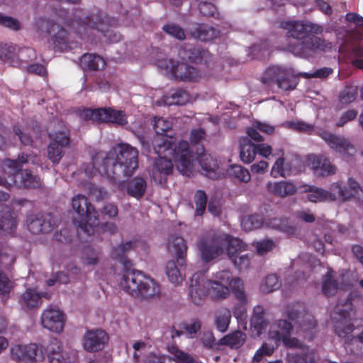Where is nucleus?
Listing matches in <instances>:
<instances>
[{
	"instance_id": "nucleus-1",
	"label": "nucleus",
	"mask_w": 363,
	"mask_h": 363,
	"mask_svg": "<svg viewBox=\"0 0 363 363\" xmlns=\"http://www.w3.org/2000/svg\"><path fill=\"white\" fill-rule=\"evenodd\" d=\"M241 303L247 301L243 281L233 277L230 270L223 269L215 273L212 278L207 279L204 273H195L190 280L189 295L195 305H201L206 297L220 301L230 296V292Z\"/></svg>"
},
{
	"instance_id": "nucleus-2",
	"label": "nucleus",
	"mask_w": 363,
	"mask_h": 363,
	"mask_svg": "<svg viewBox=\"0 0 363 363\" xmlns=\"http://www.w3.org/2000/svg\"><path fill=\"white\" fill-rule=\"evenodd\" d=\"M154 149L158 158L150 167L149 173L155 183L162 185L166 182L167 177L172 172L173 162L183 175L190 177L193 173L194 155L186 140H181L172 147V138L160 137L156 140Z\"/></svg>"
},
{
	"instance_id": "nucleus-3",
	"label": "nucleus",
	"mask_w": 363,
	"mask_h": 363,
	"mask_svg": "<svg viewBox=\"0 0 363 363\" xmlns=\"http://www.w3.org/2000/svg\"><path fill=\"white\" fill-rule=\"evenodd\" d=\"M97 160H103L101 174L115 180L121 176L130 177L138 167V151L127 143H118L109 152L100 155Z\"/></svg>"
},
{
	"instance_id": "nucleus-4",
	"label": "nucleus",
	"mask_w": 363,
	"mask_h": 363,
	"mask_svg": "<svg viewBox=\"0 0 363 363\" xmlns=\"http://www.w3.org/2000/svg\"><path fill=\"white\" fill-rule=\"evenodd\" d=\"M28 162V156L18 155L16 160L5 159L3 162L4 177L0 176V186L11 189L36 188L40 184V179L28 169H21L22 164ZM9 193L0 191V201H7Z\"/></svg>"
},
{
	"instance_id": "nucleus-5",
	"label": "nucleus",
	"mask_w": 363,
	"mask_h": 363,
	"mask_svg": "<svg viewBox=\"0 0 363 363\" xmlns=\"http://www.w3.org/2000/svg\"><path fill=\"white\" fill-rule=\"evenodd\" d=\"M77 18L72 23V28L74 33L83 40H94L92 36L104 38V42L111 43L120 41L121 36L108 27L111 25L108 23L107 16H103L101 13H92L81 18L79 14H75Z\"/></svg>"
},
{
	"instance_id": "nucleus-6",
	"label": "nucleus",
	"mask_w": 363,
	"mask_h": 363,
	"mask_svg": "<svg viewBox=\"0 0 363 363\" xmlns=\"http://www.w3.org/2000/svg\"><path fill=\"white\" fill-rule=\"evenodd\" d=\"M356 311L353 308L351 296L348 297L344 302L340 301L334 308L331 313L332 324L335 334L340 338L344 339L346 342H351L352 344L362 345V353L363 354V329L362 333L354 336L352 333L357 328L352 321L354 320Z\"/></svg>"
},
{
	"instance_id": "nucleus-7",
	"label": "nucleus",
	"mask_w": 363,
	"mask_h": 363,
	"mask_svg": "<svg viewBox=\"0 0 363 363\" xmlns=\"http://www.w3.org/2000/svg\"><path fill=\"white\" fill-rule=\"evenodd\" d=\"M333 72V69L323 67L317 69L314 72H299L297 74L291 68H286L279 66H273L268 68L263 77L262 82L269 86L277 84V87L283 91L294 89L298 83V77L305 79L325 78Z\"/></svg>"
},
{
	"instance_id": "nucleus-8",
	"label": "nucleus",
	"mask_w": 363,
	"mask_h": 363,
	"mask_svg": "<svg viewBox=\"0 0 363 363\" xmlns=\"http://www.w3.org/2000/svg\"><path fill=\"white\" fill-rule=\"evenodd\" d=\"M120 286L131 296L141 299H154L160 295V286L155 279L133 269L124 271L120 280Z\"/></svg>"
},
{
	"instance_id": "nucleus-9",
	"label": "nucleus",
	"mask_w": 363,
	"mask_h": 363,
	"mask_svg": "<svg viewBox=\"0 0 363 363\" xmlns=\"http://www.w3.org/2000/svg\"><path fill=\"white\" fill-rule=\"evenodd\" d=\"M306 21H291L283 23L282 27L286 29L287 35L302 41L296 45H289L288 50L294 55L301 57H308L314 50H325L331 48L330 43L317 37L307 36Z\"/></svg>"
},
{
	"instance_id": "nucleus-10",
	"label": "nucleus",
	"mask_w": 363,
	"mask_h": 363,
	"mask_svg": "<svg viewBox=\"0 0 363 363\" xmlns=\"http://www.w3.org/2000/svg\"><path fill=\"white\" fill-rule=\"evenodd\" d=\"M72 206L81 219L75 222L78 233L83 232L87 235H92L99 224V216L88 198L82 194L74 196L72 199Z\"/></svg>"
},
{
	"instance_id": "nucleus-11",
	"label": "nucleus",
	"mask_w": 363,
	"mask_h": 363,
	"mask_svg": "<svg viewBox=\"0 0 363 363\" xmlns=\"http://www.w3.org/2000/svg\"><path fill=\"white\" fill-rule=\"evenodd\" d=\"M284 315L294 322L296 333L301 334L309 340L313 339L316 321L314 317L306 311L303 303H296L288 305Z\"/></svg>"
},
{
	"instance_id": "nucleus-12",
	"label": "nucleus",
	"mask_w": 363,
	"mask_h": 363,
	"mask_svg": "<svg viewBox=\"0 0 363 363\" xmlns=\"http://www.w3.org/2000/svg\"><path fill=\"white\" fill-rule=\"evenodd\" d=\"M77 114L79 118L85 121L110 123L117 125L128 123L127 116L124 111L111 108H79Z\"/></svg>"
},
{
	"instance_id": "nucleus-13",
	"label": "nucleus",
	"mask_w": 363,
	"mask_h": 363,
	"mask_svg": "<svg viewBox=\"0 0 363 363\" xmlns=\"http://www.w3.org/2000/svg\"><path fill=\"white\" fill-rule=\"evenodd\" d=\"M226 244L227 255L235 267L240 272L247 271L250 267L252 255L242 253L247 250V245L241 240L230 236L226 237Z\"/></svg>"
},
{
	"instance_id": "nucleus-14",
	"label": "nucleus",
	"mask_w": 363,
	"mask_h": 363,
	"mask_svg": "<svg viewBox=\"0 0 363 363\" xmlns=\"http://www.w3.org/2000/svg\"><path fill=\"white\" fill-rule=\"evenodd\" d=\"M158 66L164 69L170 78L177 80L196 82L201 77L199 72L195 67L172 59L160 62Z\"/></svg>"
},
{
	"instance_id": "nucleus-15",
	"label": "nucleus",
	"mask_w": 363,
	"mask_h": 363,
	"mask_svg": "<svg viewBox=\"0 0 363 363\" xmlns=\"http://www.w3.org/2000/svg\"><path fill=\"white\" fill-rule=\"evenodd\" d=\"M294 330V326L291 323L284 319H279L270 325L268 337L277 346L283 342L286 347H301L298 339L291 337Z\"/></svg>"
},
{
	"instance_id": "nucleus-16",
	"label": "nucleus",
	"mask_w": 363,
	"mask_h": 363,
	"mask_svg": "<svg viewBox=\"0 0 363 363\" xmlns=\"http://www.w3.org/2000/svg\"><path fill=\"white\" fill-rule=\"evenodd\" d=\"M330 189L335 193L337 201L340 202H345L352 199L363 200V189L353 177H348L345 184L339 182L333 183Z\"/></svg>"
},
{
	"instance_id": "nucleus-17",
	"label": "nucleus",
	"mask_w": 363,
	"mask_h": 363,
	"mask_svg": "<svg viewBox=\"0 0 363 363\" xmlns=\"http://www.w3.org/2000/svg\"><path fill=\"white\" fill-rule=\"evenodd\" d=\"M318 135L331 150L343 156L353 155L356 152L354 145L344 136L335 135L328 130L320 131Z\"/></svg>"
},
{
	"instance_id": "nucleus-18",
	"label": "nucleus",
	"mask_w": 363,
	"mask_h": 363,
	"mask_svg": "<svg viewBox=\"0 0 363 363\" xmlns=\"http://www.w3.org/2000/svg\"><path fill=\"white\" fill-rule=\"evenodd\" d=\"M227 245L226 239L224 242L217 238H204L199 241L197 245L201 259L208 262L218 257L223 252L222 245Z\"/></svg>"
},
{
	"instance_id": "nucleus-19",
	"label": "nucleus",
	"mask_w": 363,
	"mask_h": 363,
	"mask_svg": "<svg viewBox=\"0 0 363 363\" xmlns=\"http://www.w3.org/2000/svg\"><path fill=\"white\" fill-rule=\"evenodd\" d=\"M47 155L53 163H58L63 155V149L68 146L69 139L65 131H58L50 135Z\"/></svg>"
},
{
	"instance_id": "nucleus-20",
	"label": "nucleus",
	"mask_w": 363,
	"mask_h": 363,
	"mask_svg": "<svg viewBox=\"0 0 363 363\" xmlns=\"http://www.w3.org/2000/svg\"><path fill=\"white\" fill-rule=\"evenodd\" d=\"M15 257L11 250H5L0 254V297L2 301H6L12 289V284L9 279L2 272L1 267H6L13 264Z\"/></svg>"
},
{
	"instance_id": "nucleus-21",
	"label": "nucleus",
	"mask_w": 363,
	"mask_h": 363,
	"mask_svg": "<svg viewBox=\"0 0 363 363\" xmlns=\"http://www.w3.org/2000/svg\"><path fill=\"white\" fill-rule=\"evenodd\" d=\"M108 341V337L104 330H89L84 336L83 347L85 350L94 352L104 349Z\"/></svg>"
},
{
	"instance_id": "nucleus-22",
	"label": "nucleus",
	"mask_w": 363,
	"mask_h": 363,
	"mask_svg": "<svg viewBox=\"0 0 363 363\" xmlns=\"http://www.w3.org/2000/svg\"><path fill=\"white\" fill-rule=\"evenodd\" d=\"M299 186L291 180L270 181L266 184V189L269 194L281 199L294 196Z\"/></svg>"
},
{
	"instance_id": "nucleus-23",
	"label": "nucleus",
	"mask_w": 363,
	"mask_h": 363,
	"mask_svg": "<svg viewBox=\"0 0 363 363\" xmlns=\"http://www.w3.org/2000/svg\"><path fill=\"white\" fill-rule=\"evenodd\" d=\"M42 352L38 345L31 343L26 345H13L11 348V354L13 359L18 362L35 363L38 352Z\"/></svg>"
},
{
	"instance_id": "nucleus-24",
	"label": "nucleus",
	"mask_w": 363,
	"mask_h": 363,
	"mask_svg": "<svg viewBox=\"0 0 363 363\" xmlns=\"http://www.w3.org/2000/svg\"><path fill=\"white\" fill-rule=\"evenodd\" d=\"M167 248L170 253L176 256L177 262L181 267L186 265L187 245L183 238L179 236L169 237Z\"/></svg>"
},
{
	"instance_id": "nucleus-25",
	"label": "nucleus",
	"mask_w": 363,
	"mask_h": 363,
	"mask_svg": "<svg viewBox=\"0 0 363 363\" xmlns=\"http://www.w3.org/2000/svg\"><path fill=\"white\" fill-rule=\"evenodd\" d=\"M17 222L10 206L0 203V231L5 235L14 233Z\"/></svg>"
},
{
	"instance_id": "nucleus-26",
	"label": "nucleus",
	"mask_w": 363,
	"mask_h": 363,
	"mask_svg": "<svg viewBox=\"0 0 363 363\" xmlns=\"http://www.w3.org/2000/svg\"><path fill=\"white\" fill-rule=\"evenodd\" d=\"M274 155L279 157L276 160L272 166L270 172L271 176L274 178H277L279 177L286 178L290 176L293 173L292 165L290 162L286 161L283 157V150H277Z\"/></svg>"
},
{
	"instance_id": "nucleus-27",
	"label": "nucleus",
	"mask_w": 363,
	"mask_h": 363,
	"mask_svg": "<svg viewBox=\"0 0 363 363\" xmlns=\"http://www.w3.org/2000/svg\"><path fill=\"white\" fill-rule=\"evenodd\" d=\"M196 155V159L205 172L206 175L211 179L216 178L217 177L216 171L218 169L217 160L213 158L210 155L204 153L203 147L197 150Z\"/></svg>"
},
{
	"instance_id": "nucleus-28",
	"label": "nucleus",
	"mask_w": 363,
	"mask_h": 363,
	"mask_svg": "<svg viewBox=\"0 0 363 363\" xmlns=\"http://www.w3.org/2000/svg\"><path fill=\"white\" fill-rule=\"evenodd\" d=\"M117 186L119 190H123L126 188L127 192L130 196L139 199L143 196L147 184L144 179L135 177L128 183L127 186L123 182H118Z\"/></svg>"
},
{
	"instance_id": "nucleus-29",
	"label": "nucleus",
	"mask_w": 363,
	"mask_h": 363,
	"mask_svg": "<svg viewBox=\"0 0 363 363\" xmlns=\"http://www.w3.org/2000/svg\"><path fill=\"white\" fill-rule=\"evenodd\" d=\"M308 192L307 199L311 202L335 201L337 196L330 189L328 191L322 188L307 186L303 190Z\"/></svg>"
},
{
	"instance_id": "nucleus-30",
	"label": "nucleus",
	"mask_w": 363,
	"mask_h": 363,
	"mask_svg": "<svg viewBox=\"0 0 363 363\" xmlns=\"http://www.w3.org/2000/svg\"><path fill=\"white\" fill-rule=\"evenodd\" d=\"M65 318L63 313L58 308L47 310V329L60 333L64 328Z\"/></svg>"
},
{
	"instance_id": "nucleus-31",
	"label": "nucleus",
	"mask_w": 363,
	"mask_h": 363,
	"mask_svg": "<svg viewBox=\"0 0 363 363\" xmlns=\"http://www.w3.org/2000/svg\"><path fill=\"white\" fill-rule=\"evenodd\" d=\"M42 303V294L36 289H27L20 300L21 306L26 309L38 308Z\"/></svg>"
},
{
	"instance_id": "nucleus-32",
	"label": "nucleus",
	"mask_w": 363,
	"mask_h": 363,
	"mask_svg": "<svg viewBox=\"0 0 363 363\" xmlns=\"http://www.w3.org/2000/svg\"><path fill=\"white\" fill-rule=\"evenodd\" d=\"M247 336L246 334L240 330H235L219 340V345H225L232 350L240 348L245 343Z\"/></svg>"
},
{
	"instance_id": "nucleus-33",
	"label": "nucleus",
	"mask_w": 363,
	"mask_h": 363,
	"mask_svg": "<svg viewBox=\"0 0 363 363\" xmlns=\"http://www.w3.org/2000/svg\"><path fill=\"white\" fill-rule=\"evenodd\" d=\"M267 227L282 232L288 236L296 235L297 228L288 219L274 218L264 223Z\"/></svg>"
},
{
	"instance_id": "nucleus-34",
	"label": "nucleus",
	"mask_w": 363,
	"mask_h": 363,
	"mask_svg": "<svg viewBox=\"0 0 363 363\" xmlns=\"http://www.w3.org/2000/svg\"><path fill=\"white\" fill-rule=\"evenodd\" d=\"M152 125L155 130V133H157V136L154 139V147L155 146L156 140L160 137H168L169 140L170 138H172V147H174V145H177L174 137L172 135H164V133L169 130L172 128V121L161 117H155L152 121Z\"/></svg>"
},
{
	"instance_id": "nucleus-35",
	"label": "nucleus",
	"mask_w": 363,
	"mask_h": 363,
	"mask_svg": "<svg viewBox=\"0 0 363 363\" xmlns=\"http://www.w3.org/2000/svg\"><path fill=\"white\" fill-rule=\"evenodd\" d=\"M24 52L28 55L33 54L34 52L33 50L30 48L18 50L14 45L4 44L0 47V58L12 62L16 56L21 58Z\"/></svg>"
},
{
	"instance_id": "nucleus-36",
	"label": "nucleus",
	"mask_w": 363,
	"mask_h": 363,
	"mask_svg": "<svg viewBox=\"0 0 363 363\" xmlns=\"http://www.w3.org/2000/svg\"><path fill=\"white\" fill-rule=\"evenodd\" d=\"M104 60L99 55L94 54H84L79 60V65L84 69L98 70L105 67Z\"/></svg>"
},
{
	"instance_id": "nucleus-37",
	"label": "nucleus",
	"mask_w": 363,
	"mask_h": 363,
	"mask_svg": "<svg viewBox=\"0 0 363 363\" xmlns=\"http://www.w3.org/2000/svg\"><path fill=\"white\" fill-rule=\"evenodd\" d=\"M231 320V312L227 308H220L215 313L214 324L220 333H225L228 329Z\"/></svg>"
},
{
	"instance_id": "nucleus-38",
	"label": "nucleus",
	"mask_w": 363,
	"mask_h": 363,
	"mask_svg": "<svg viewBox=\"0 0 363 363\" xmlns=\"http://www.w3.org/2000/svg\"><path fill=\"white\" fill-rule=\"evenodd\" d=\"M189 101V94L186 91L183 89H177L171 94L164 96L162 104L165 106H182L188 103ZM161 104L162 103H160L158 105Z\"/></svg>"
},
{
	"instance_id": "nucleus-39",
	"label": "nucleus",
	"mask_w": 363,
	"mask_h": 363,
	"mask_svg": "<svg viewBox=\"0 0 363 363\" xmlns=\"http://www.w3.org/2000/svg\"><path fill=\"white\" fill-rule=\"evenodd\" d=\"M250 325L253 328L259 335L262 330L267 327V321L264 318V309L260 306L257 305L254 308L253 314L250 319Z\"/></svg>"
},
{
	"instance_id": "nucleus-40",
	"label": "nucleus",
	"mask_w": 363,
	"mask_h": 363,
	"mask_svg": "<svg viewBox=\"0 0 363 363\" xmlns=\"http://www.w3.org/2000/svg\"><path fill=\"white\" fill-rule=\"evenodd\" d=\"M194 38L202 41H207L216 38L218 32L213 27L205 24H198L191 30Z\"/></svg>"
},
{
	"instance_id": "nucleus-41",
	"label": "nucleus",
	"mask_w": 363,
	"mask_h": 363,
	"mask_svg": "<svg viewBox=\"0 0 363 363\" xmlns=\"http://www.w3.org/2000/svg\"><path fill=\"white\" fill-rule=\"evenodd\" d=\"M182 58L188 59L194 62H199L203 60H206L208 57L209 53L208 51L199 48H190L187 50L181 52L179 53Z\"/></svg>"
},
{
	"instance_id": "nucleus-42",
	"label": "nucleus",
	"mask_w": 363,
	"mask_h": 363,
	"mask_svg": "<svg viewBox=\"0 0 363 363\" xmlns=\"http://www.w3.org/2000/svg\"><path fill=\"white\" fill-rule=\"evenodd\" d=\"M289 363H317L314 351L308 348L303 349L300 353L289 354Z\"/></svg>"
},
{
	"instance_id": "nucleus-43",
	"label": "nucleus",
	"mask_w": 363,
	"mask_h": 363,
	"mask_svg": "<svg viewBox=\"0 0 363 363\" xmlns=\"http://www.w3.org/2000/svg\"><path fill=\"white\" fill-rule=\"evenodd\" d=\"M165 274L169 281L174 286L180 285L184 280V276L177 267L176 262L173 260L168 261L166 263Z\"/></svg>"
},
{
	"instance_id": "nucleus-44",
	"label": "nucleus",
	"mask_w": 363,
	"mask_h": 363,
	"mask_svg": "<svg viewBox=\"0 0 363 363\" xmlns=\"http://www.w3.org/2000/svg\"><path fill=\"white\" fill-rule=\"evenodd\" d=\"M257 154L256 145L247 140L240 144V157L246 164L251 163Z\"/></svg>"
},
{
	"instance_id": "nucleus-45",
	"label": "nucleus",
	"mask_w": 363,
	"mask_h": 363,
	"mask_svg": "<svg viewBox=\"0 0 363 363\" xmlns=\"http://www.w3.org/2000/svg\"><path fill=\"white\" fill-rule=\"evenodd\" d=\"M45 218L43 213L31 214L28 216V228L33 234H40L43 233Z\"/></svg>"
},
{
	"instance_id": "nucleus-46",
	"label": "nucleus",
	"mask_w": 363,
	"mask_h": 363,
	"mask_svg": "<svg viewBox=\"0 0 363 363\" xmlns=\"http://www.w3.org/2000/svg\"><path fill=\"white\" fill-rule=\"evenodd\" d=\"M333 271L328 269V272L323 277L322 292L325 296H333L337 291V284L333 279Z\"/></svg>"
},
{
	"instance_id": "nucleus-47",
	"label": "nucleus",
	"mask_w": 363,
	"mask_h": 363,
	"mask_svg": "<svg viewBox=\"0 0 363 363\" xmlns=\"http://www.w3.org/2000/svg\"><path fill=\"white\" fill-rule=\"evenodd\" d=\"M264 222L259 215H250L244 216L241 220V227L245 231H251L261 228Z\"/></svg>"
},
{
	"instance_id": "nucleus-48",
	"label": "nucleus",
	"mask_w": 363,
	"mask_h": 363,
	"mask_svg": "<svg viewBox=\"0 0 363 363\" xmlns=\"http://www.w3.org/2000/svg\"><path fill=\"white\" fill-rule=\"evenodd\" d=\"M227 173L230 177L235 178L240 182L244 183H247L251 179V175L249 171L240 165H230L227 171Z\"/></svg>"
},
{
	"instance_id": "nucleus-49",
	"label": "nucleus",
	"mask_w": 363,
	"mask_h": 363,
	"mask_svg": "<svg viewBox=\"0 0 363 363\" xmlns=\"http://www.w3.org/2000/svg\"><path fill=\"white\" fill-rule=\"evenodd\" d=\"M280 286L278 277L275 274H271L262 281L259 288L263 293H270L278 289Z\"/></svg>"
},
{
	"instance_id": "nucleus-50",
	"label": "nucleus",
	"mask_w": 363,
	"mask_h": 363,
	"mask_svg": "<svg viewBox=\"0 0 363 363\" xmlns=\"http://www.w3.org/2000/svg\"><path fill=\"white\" fill-rule=\"evenodd\" d=\"M168 350L173 355V359L177 363H201L196 361L190 354L180 350L176 346L172 345L168 347Z\"/></svg>"
},
{
	"instance_id": "nucleus-51",
	"label": "nucleus",
	"mask_w": 363,
	"mask_h": 363,
	"mask_svg": "<svg viewBox=\"0 0 363 363\" xmlns=\"http://www.w3.org/2000/svg\"><path fill=\"white\" fill-rule=\"evenodd\" d=\"M104 154V152L98 153L93 159L91 162L86 164L84 167V172L88 177H91L98 172L99 174L106 177V174H101L99 169H103L104 166L103 160H97L98 157Z\"/></svg>"
},
{
	"instance_id": "nucleus-52",
	"label": "nucleus",
	"mask_w": 363,
	"mask_h": 363,
	"mask_svg": "<svg viewBox=\"0 0 363 363\" xmlns=\"http://www.w3.org/2000/svg\"><path fill=\"white\" fill-rule=\"evenodd\" d=\"M194 203L196 205L195 215L201 216L206 208L207 196L202 190L196 191L194 196Z\"/></svg>"
},
{
	"instance_id": "nucleus-53",
	"label": "nucleus",
	"mask_w": 363,
	"mask_h": 363,
	"mask_svg": "<svg viewBox=\"0 0 363 363\" xmlns=\"http://www.w3.org/2000/svg\"><path fill=\"white\" fill-rule=\"evenodd\" d=\"M357 95V86H346L340 94L339 101L342 104H348L355 100Z\"/></svg>"
},
{
	"instance_id": "nucleus-54",
	"label": "nucleus",
	"mask_w": 363,
	"mask_h": 363,
	"mask_svg": "<svg viewBox=\"0 0 363 363\" xmlns=\"http://www.w3.org/2000/svg\"><path fill=\"white\" fill-rule=\"evenodd\" d=\"M132 247V242L121 244L112 250L111 255L113 259L119 260L123 264H125L126 259L124 255L125 252L130 249Z\"/></svg>"
},
{
	"instance_id": "nucleus-55",
	"label": "nucleus",
	"mask_w": 363,
	"mask_h": 363,
	"mask_svg": "<svg viewBox=\"0 0 363 363\" xmlns=\"http://www.w3.org/2000/svg\"><path fill=\"white\" fill-rule=\"evenodd\" d=\"M352 52L353 56L356 58L352 61V64L357 68L363 69V46L360 44H354L347 48Z\"/></svg>"
},
{
	"instance_id": "nucleus-56",
	"label": "nucleus",
	"mask_w": 363,
	"mask_h": 363,
	"mask_svg": "<svg viewBox=\"0 0 363 363\" xmlns=\"http://www.w3.org/2000/svg\"><path fill=\"white\" fill-rule=\"evenodd\" d=\"M285 126L288 128L293 129L298 132L305 133H310L314 128L313 125L301 121H288L285 123Z\"/></svg>"
},
{
	"instance_id": "nucleus-57",
	"label": "nucleus",
	"mask_w": 363,
	"mask_h": 363,
	"mask_svg": "<svg viewBox=\"0 0 363 363\" xmlns=\"http://www.w3.org/2000/svg\"><path fill=\"white\" fill-rule=\"evenodd\" d=\"M134 349L133 358L135 361L140 362V359H144L143 356L147 354L150 347L144 342L138 341L133 344Z\"/></svg>"
},
{
	"instance_id": "nucleus-58",
	"label": "nucleus",
	"mask_w": 363,
	"mask_h": 363,
	"mask_svg": "<svg viewBox=\"0 0 363 363\" xmlns=\"http://www.w3.org/2000/svg\"><path fill=\"white\" fill-rule=\"evenodd\" d=\"M99 259V252L91 247L84 249L82 262L86 266H94L96 264Z\"/></svg>"
},
{
	"instance_id": "nucleus-59",
	"label": "nucleus",
	"mask_w": 363,
	"mask_h": 363,
	"mask_svg": "<svg viewBox=\"0 0 363 363\" xmlns=\"http://www.w3.org/2000/svg\"><path fill=\"white\" fill-rule=\"evenodd\" d=\"M163 30L169 35L178 40H183L185 34L182 28L175 24H167L163 26Z\"/></svg>"
},
{
	"instance_id": "nucleus-60",
	"label": "nucleus",
	"mask_w": 363,
	"mask_h": 363,
	"mask_svg": "<svg viewBox=\"0 0 363 363\" xmlns=\"http://www.w3.org/2000/svg\"><path fill=\"white\" fill-rule=\"evenodd\" d=\"M257 250V252L259 255H263L268 252L272 251L275 247L274 242L272 240H263L259 242H257L255 244Z\"/></svg>"
},
{
	"instance_id": "nucleus-61",
	"label": "nucleus",
	"mask_w": 363,
	"mask_h": 363,
	"mask_svg": "<svg viewBox=\"0 0 363 363\" xmlns=\"http://www.w3.org/2000/svg\"><path fill=\"white\" fill-rule=\"evenodd\" d=\"M325 157L323 155H309L307 157L308 165L313 170L314 173L318 174L320 172V166L324 162Z\"/></svg>"
},
{
	"instance_id": "nucleus-62",
	"label": "nucleus",
	"mask_w": 363,
	"mask_h": 363,
	"mask_svg": "<svg viewBox=\"0 0 363 363\" xmlns=\"http://www.w3.org/2000/svg\"><path fill=\"white\" fill-rule=\"evenodd\" d=\"M0 25L13 30H18L20 28V23L18 20L1 13H0Z\"/></svg>"
},
{
	"instance_id": "nucleus-63",
	"label": "nucleus",
	"mask_w": 363,
	"mask_h": 363,
	"mask_svg": "<svg viewBox=\"0 0 363 363\" xmlns=\"http://www.w3.org/2000/svg\"><path fill=\"white\" fill-rule=\"evenodd\" d=\"M274 350V348L273 346L269 345L267 344H264L262 347L257 350L252 358V361L254 362H260L263 356L271 355L273 353Z\"/></svg>"
},
{
	"instance_id": "nucleus-64",
	"label": "nucleus",
	"mask_w": 363,
	"mask_h": 363,
	"mask_svg": "<svg viewBox=\"0 0 363 363\" xmlns=\"http://www.w3.org/2000/svg\"><path fill=\"white\" fill-rule=\"evenodd\" d=\"M201 326V322L198 319H193L185 324L184 329L189 337H194L197 332L200 330Z\"/></svg>"
}]
</instances>
